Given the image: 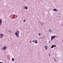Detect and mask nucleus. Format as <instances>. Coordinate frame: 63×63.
Here are the masks:
<instances>
[{"label": "nucleus", "instance_id": "nucleus-1", "mask_svg": "<svg viewBox=\"0 0 63 63\" xmlns=\"http://www.w3.org/2000/svg\"><path fill=\"white\" fill-rule=\"evenodd\" d=\"M18 33L17 32H15V35L17 37H18L19 36H18V34H19V31H18Z\"/></svg>", "mask_w": 63, "mask_h": 63}, {"label": "nucleus", "instance_id": "nucleus-2", "mask_svg": "<svg viewBox=\"0 0 63 63\" xmlns=\"http://www.w3.org/2000/svg\"><path fill=\"white\" fill-rule=\"evenodd\" d=\"M54 38H55V36H54V35L51 36V41H52L53 40V39H54Z\"/></svg>", "mask_w": 63, "mask_h": 63}, {"label": "nucleus", "instance_id": "nucleus-3", "mask_svg": "<svg viewBox=\"0 0 63 63\" xmlns=\"http://www.w3.org/2000/svg\"><path fill=\"white\" fill-rule=\"evenodd\" d=\"M3 36H4L3 34H0V38L2 39V38H3Z\"/></svg>", "mask_w": 63, "mask_h": 63}, {"label": "nucleus", "instance_id": "nucleus-4", "mask_svg": "<svg viewBox=\"0 0 63 63\" xmlns=\"http://www.w3.org/2000/svg\"><path fill=\"white\" fill-rule=\"evenodd\" d=\"M3 21L2 20V19H0V25H1V23H2Z\"/></svg>", "mask_w": 63, "mask_h": 63}, {"label": "nucleus", "instance_id": "nucleus-5", "mask_svg": "<svg viewBox=\"0 0 63 63\" xmlns=\"http://www.w3.org/2000/svg\"><path fill=\"white\" fill-rule=\"evenodd\" d=\"M3 49L4 50H5L6 49V47L5 46L3 47Z\"/></svg>", "mask_w": 63, "mask_h": 63}, {"label": "nucleus", "instance_id": "nucleus-6", "mask_svg": "<svg viewBox=\"0 0 63 63\" xmlns=\"http://www.w3.org/2000/svg\"><path fill=\"white\" fill-rule=\"evenodd\" d=\"M24 9H26V10H27V9H28V7H24Z\"/></svg>", "mask_w": 63, "mask_h": 63}, {"label": "nucleus", "instance_id": "nucleus-7", "mask_svg": "<svg viewBox=\"0 0 63 63\" xmlns=\"http://www.w3.org/2000/svg\"><path fill=\"white\" fill-rule=\"evenodd\" d=\"M34 43H35V44H38V42H37V40H35Z\"/></svg>", "mask_w": 63, "mask_h": 63}, {"label": "nucleus", "instance_id": "nucleus-8", "mask_svg": "<svg viewBox=\"0 0 63 63\" xmlns=\"http://www.w3.org/2000/svg\"><path fill=\"white\" fill-rule=\"evenodd\" d=\"M45 48L46 49H47V46H45Z\"/></svg>", "mask_w": 63, "mask_h": 63}, {"label": "nucleus", "instance_id": "nucleus-9", "mask_svg": "<svg viewBox=\"0 0 63 63\" xmlns=\"http://www.w3.org/2000/svg\"><path fill=\"white\" fill-rule=\"evenodd\" d=\"M53 10L54 11H58V10H57L56 9H53Z\"/></svg>", "mask_w": 63, "mask_h": 63}, {"label": "nucleus", "instance_id": "nucleus-10", "mask_svg": "<svg viewBox=\"0 0 63 63\" xmlns=\"http://www.w3.org/2000/svg\"><path fill=\"white\" fill-rule=\"evenodd\" d=\"M53 47H54L53 46V45H52V46H51V48H53Z\"/></svg>", "mask_w": 63, "mask_h": 63}, {"label": "nucleus", "instance_id": "nucleus-11", "mask_svg": "<svg viewBox=\"0 0 63 63\" xmlns=\"http://www.w3.org/2000/svg\"><path fill=\"white\" fill-rule=\"evenodd\" d=\"M53 58H54V61H55L56 62L57 61H56V60H55V58H54V57H53Z\"/></svg>", "mask_w": 63, "mask_h": 63}, {"label": "nucleus", "instance_id": "nucleus-12", "mask_svg": "<svg viewBox=\"0 0 63 63\" xmlns=\"http://www.w3.org/2000/svg\"><path fill=\"white\" fill-rule=\"evenodd\" d=\"M49 32H51V30L49 29Z\"/></svg>", "mask_w": 63, "mask_h": 63}, {"label": "nucleus", "instance_id": "nucleus-13", "mask_svg": "<svg viewBox=\"0 0 63 63\" xmlns=\"http://www.w3.org/2000/svg\"><path fill=\"white\" fill-rule=\"evenodd\" d=\"M53 47H56V45H53Z\"/></svg>", "mask_w": 63, "mask_h": 63}, {"label": "nucleus", "instance_id": "nucleus-14", "mask_svg": "<svg viewBox=\"0 0 63 63\" xmlns=\"http://www.w3.org/2000/svg\"><path fill=\"white\" fill-rule=\"evenodd\" d=\"M12 61H14L15 60V59L14 58H12Z\"/></svg>", "mask_w": 63, "mask_h": 63}, {"label": "nucleus", "instance_id": "nucleus-15", "mask_svg": "<svg viewBox=\"0 0 63 63\" xmlns=\"http://www.w3.org/2000/svg\"><path fill=\"white\" fill-rule=\"evenodd\" d=\"M32 42H33L34 43V42H35V40H33L32 41Z\"/></svg>", "mask_w": 63, "mask_h": 63}, {"label": "nucleus", "instance_id": "nucleus-16", "mask_svg": "<svg viewBox=\"0 0 63 63\" xmlns=\"http://www.w3.org/2000/svg\"><path fill=\"white\" fill-rule=\"evenodd\" d=\"M13 14H11V15L10 16H11V17L12 16H13Z\"/></svg>", "mask_w": 63, "mask_h": 63}, {"label": "nucleus", "instance_id": "nucleus-17", "mask_svg": "<svg viewBox=\"0 0 63 63\" xmlns=\"http://www.w3.org/2000/svg\"><path fill=\"white\" fill-rule=\"evenodd\" d=\"M9 32H10V33H12V32L10 31H9Z\"/></svg>", "mask_w": 63, "mask_h": 63}, {"label": "nucleus", "instance_id": "nucleus-18", "mask_svg": "<svg viewBox=\"0 0 63 63\" xmlns=\"http://www.w3.org/2000/svg\"><path fill=\"white\" fill-rule=\"evenodd\" d=\"M43 24H44V23H42L41 24V25H43Z\"/></svg>", "mask_w": 63, "mask_h": 63}, {"label": "nucleus", "instance_id": "nucleus-19", "mask_svg": "<svg viewBox=\"0 0 63 63\" xmlns=\"http://www.w3.org/2000/svg\"><path fill=\"white\" fill-rule=\"evenodd\" d=\"M23 22H25V20H24L23 21Z\"/></svg>", "mask_w": 63, "mask_h": 63}, {"label": "nucleus", "instance_id": "nucleus-20", "mask_svg": "<svg viewBox=\"0 0 63 63\" xmlns=\"http://www.w3.org/2000/svg\"><path fill=\"white\" fill-rule=\"evenodd\" d=\"M38 35H39V36H40V35H41V34L39 33V34H38Z\"/></svg>", "mask_w": 63, "mask_h": 63}, {"label": "nucleus", "instance_id": "nucleus-21", "mask_svg": "<svg viewBox=\"0 0 63 63\" xmlns=\"http://www.w3.org/2000/svg\"><path fill=\"white\" fill-rule=\"evenodd\" d=\"M50 54H49V55L48 56H50Z\"/></svg>", "mask_w": 63, "mask_h": 63}, {"label": "nucleus", "instance_id": "nucleus-22", "mask_svg": "<svg viewBox=\"0 0 63 63\" xmlns=\"http://www.w3.org/2000/svg\"><path fill=\"white\" fill-rule=\"evenodd\" d=\"M55 36V37L56 38V37H57V36L56 35H55V36Z\"/></svg>", "mask_w": 63, "mask_h": 63}, {"label": "nucleus", "instance_id": "nucleus-23", "mask_svg": "<svg viewBox=\"0 0 63 63\" xmlns=\"http://www.w3.org/2000/svg\"><path fill=\"white\" fill-rule=\"evenodd\" d=\"M16 17H17V16L16 15Z\"/></svg>", "mask_w": 63, "mask_h": 63}, {"label": "nucleus", "instance_id": "nucleus-24", "mask_svg": "<svg viewBox=\"0 0 63 63\" xmlns=\"http://www.w3.org/2000/svg\"><path fill=\"white\" fill-rule=\"evenodd\" d=\"M31 41H30V43H31Z\"/></svg>", "mask_w": 63, "mask_h": 63}, {"label": "nucleus", "instance_id": "nucleus-25", "mask_svg": "<svg viewBox=\"0 0 63 63\" xmlns=\"http://www.w3.org/2000/svg\"><path fill=\"white\" fill-rule=\"evenodd\" d=\"M50 41H49V43H50Z\"/></svg>", "mask_w": 63, "mask_h": 63}, {"label": "nucleus", "instance_id": "nucleus-26", "mask_svg": "<svg viewBox=\"0 0 63 63\" xmlns=\"http://www.w3.org/2000/svg\"><path fill=\"white\" fill-rule=\"evenodd\" d=\"M40 24H42V23H41H41H40Z\"/></svg>", "mask_w": 63, "mask_h": 63}, {"label": "nucleus", "instance_id": "nucleus-27", "mask_svg": "<svg viewBox=\"0 0 63 63\" xmlns=\"http://www.w3.org/2000/svg\"><path fill=\"white\" fill-rule=\"evenodd\" d=\"M55 48H55L54 49H55Z\"/></svg>", "mask_w": 63, "mask_h": 63}, {"label": "nucleus", "instance_id": "nucleus-28", "mask_svg": "<svg viewBox=\"0 0 63 63\" xmlns=\"http://www.w3.org/2000/svg\"><path fill=\"white\" fill-rule=\"evenodd\" d=\"M7 58H8V59H9V58H8V57H7Z\"/></svg>", "mask_w": 63, "mask_h": 63}, {"label": "nucleus", "instance_id": "nucleus-29", "mask_svg": "<svg viewBox=\"0 0 63 63\" xmlns=\"http://www.w3.org/2000/svg\"><path fill=\"white\" fill-rule=\"evenodd\" d=\"M57 48V47H56V48Z\"/></svg>", "mask_w": 63, "mask_h": 63}, {"label": "nucleus", "instance_id": "nucleus-30", "mask_svg": "<svg viewBox=\"0 0 63 63\" xmlns=\"http://www.w3.org/2000/svg\"><path fill=\"white\" fill-rule=\"evenodd\" d=\"M63 41V40H62V41Z\"/></svg>", "mask_w": 63, "mask_h": 63}]
</instances>
